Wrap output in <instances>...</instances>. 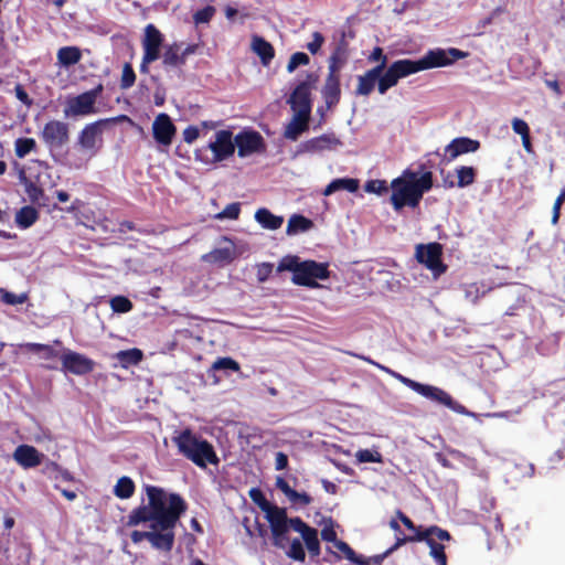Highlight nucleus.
I'll use <instances>...</instances> for the list:
<instances>
[{
    "mask_svg": "<svg viewBox=\"0 0 565 565\" xmlns=\"http://www.w3.org/2000/svg\"><path fill=\"white\" fill-rule=\"evenodd\" d=\"M136 490L135 482L129 477H121L114 487V494L119 499H129Z\"/></svg>",
    "mask_w": 565,
    "mask_h": 565,
    "instance_id": "nucleus-39",
    "label": "nucleus"
},
{
    "mask_svg": "<svg viewBox=\"0 0 565 565\" xmlns=\"http://www.w3.org/2000/svg\"><path fill=\"white\" fill-rule=\"evenodd\" d=\"M36 141L33 138L21 137L14 141V152L20 159L36 150Z\"/></svg>",
    "mask_w": 565,
    "mask_h": 565,
    "instance_id": "nucleus-43",
    "label": "nucleus"
},
{
    "mask_svg": "<svg viewBox=\"0 0 565 565\" xmlns=\"http://www.w3.org/2000/svg\"><path fill=\"white\" fill-rule=\"evenodd\" d=\"M104 89L103 84H98L90 90L84 92L73 98L67 100V108L65 109V114H71L72 116H86L94 114L95 103L98 96L102 94Z\"/></svg>",
    "mask_w": 565,
    "mask_h": 565,
    "instance_id": "nucleus-13",
    "label": "nucleus"
},
{
    "mask_svg": "<svg viewBox=\"0 0 565 565\" xmlns=\"http://www.w3.org/2000/svg\"><path fill=\"white\" fill-rule=\"evenodd\" d=\"M136 82V74L130 63H125L122 67V74L120 79V88L128 89Z\"/></svg>",
    "mask_w": 565,
    "mask_h": 565,
    "instance_id": "nucleus-48",
    "label": "nucleus"
},
{
    "mask_svg": "<svg viewBox=\"0 0 565 565\" xmlns=\"http://www.w3.org/2000/svg\"><path fill=\"white\" fill-rule=\"evenodd\" d=\"M25 349L33 353H41L43 360H56L61 359L60 352L50 344L42 343H26Z\"/></svg>",
    "mask_w": 565,
    "mask_h": 565,
    "instance_id": "nucleus-40",
    "label": "nucleus"
},
{
    "mask_svg": "<svg viewBox=\"0 0 565 565\" xmlns=\"http://www.w3.org/2000/svg\"><path fill=\"white\" fill-rule=\"evenodd\" d=\"M213 153V161H223L235 152V143L233 132L231 130H218L215 134V140L211 141L207 146Z\"/></svg>",
    "mask_w": 565,
    "mask_h": 565,
    "instance_id": "nucleus-15",
    "label": "nucleus"
},
{
    "mask_svg": "<svg viewBox=\"0 0 565 565\" xmlns=\"http://www.w3.org/2000/svg\"><path fill=\"white\" fill-rule=\"evenodd\" d=\"M397 516L401 520V522L411 531H414L416 534L418 530H424L422 526H416L414 522L402 511H397Z\"/></svg>",
    "mask_w": 565,
    "mask_h": 565,
    "instance_id": "nucleus-63",
    "label": "nucleus"
},
{
    "mask_svg": "<svg viewBox=\"0 0 565 565\" xmlns=\"http://www.w3.org/2000/svg\"><path fill=\"white\" fill-rule=\"evenodd\" d=\"M235 258V252L231 247L215 248L210 254L204 256V259H209L213 263H225L228 264Z\"/></svg>",
    "mask_w": 565,
    "mask_h": 565,
    "instance_id": "nucleus-42",
    "label": "nucleus"
},
{
    "mask_svg": "<svg viewBox=\"0 0 565 565\" xmlns=\"http://www.w3.org/2000/svg\"><path fill=\"white\" fill-rule=\"evenodd\" d=\"M468 55V52H463L456 47H450L448 50H429L422 58L417 61L407 58L399 60L402 67L401 71L406 77L420 71L451 65L456 61L465 58Z\"/></svg>",
    "mask_w": 565,
    "mask_h": 565,
    "instance_id": "nucleus-8",
    "label": "nucleus"
},
{
    "mask_svg": "<svg viewBox=\"0 0 565 565\" xmlns=\"http://www.w3.org/2000/svg\"><path fill=\"white\" fill-rule=\"evenodd\" d=\"M39 220V212L31 205L21 207L15 214V222L21 228H29Z\"/></svg>",
    "mask_w": 565,
    "mask_h": 565,
    "instance_id": "nucleus-36",
    "label": "nucleus"
},
{
    "mask_svg": "<svg viewBox=\"0 0 565 565\" xmlns=\"http://www.w3.org/2000/svg\"><path fill=\"white\" fill-rule=\"evenodd\" d=\"M116 356L122 367H128L130 365H137L139 362H141L143 353L140 349L132 348L119 351Z\"/></svg>",
    "mask_w": 565,
    "mask_h": 565,
    "instance_id": "nucleus-37",
    "label": "nucleus"
},
{
    "mask_svg": "<svg viewBox=\"0 0 565 565\" xmlns=\"http://www.w3.org/2000/svg\"><path fill=\"white\" fill-rule=\"evenodd\" d=\"M317 82L313 73L307 75L306 81L299 83L292 90L288 103L294 114L310 117L311 114V86Z\"/></svg>",
    "mask_w": 565,
    "mask_h": 565,
    "instance_id": "nucleus-11",
    "label": "nucleus"
},
{
    "mask_svg": "<svg viewBox=\"0 0 565 565\" xmlns=\"http://www.w3.org/2000/svg\"><path fill=\"white\" fill-rule=\"evenodd\" d=\"M43 457V454L30 445H20L13 452L14 460L25 469L41 465Z\"/></svg>",
    "mask_w": 565,
    "mask_h": 565,
    "instance_id": "nucleus-22",
    "label": "nucleus"
},
{
    "mask_svg": "<svg viewBox=\"0 0 565 565\" xmlns=\"http://www.w3.org/2000/svg\"><path fill=\"white\" fill-rule=\"evenodd\" d=\"M132 302L125 296H115L110 299V308L114 312L126 313L132 309Z\"/></svg>",
    "mask_w": 565,
    "mask_h": 565,
    "instance_id": "nucleus-44",
    "label": "nucleus"
},
{
    "mask_svg": "<svg viewBox=\"0 0 565 565\" xmlns=\"http://www.w3.org/2000/svg\"><path fill=\"white\" fill-rule=\"evenodd\" d=\"M252 49L258 55L262 64L265 66L269 65V63L275 57L274 46L262 36H253Z\"/></svg>",
    "mask_w": 565,
    "mask_h": 565,
    "instance_id": "nucleus-30",
    "label": "nucleus"
},
{
    "mask_svg": "<svg viewBox=\"0 0 565 565\" xmlns=\"http://www.w3.org/2000/svg\"><path fill=\"white\" fill-rule=\"evenodd\" d=\"M349 60V47L344 40H341L332 54L329 57L328 71L331 73L340 74L341 68L347 64Z\"/></svg>",
    "mask_w": 565,
    "mask_h": 565,
    "instance_id": "nucleus-27",
    "label": "nucleus"
},
{
    "mask_svg": "<svg viewBox=\"0 0 565 565\" xmlns=\"http://www.w3.org/2000/svg\"><path fill=\"white\" fill-rule=\"evenodd\" d=\"M355 457L361 463L383 461V457L379 451H372L370 449H360L356 451Z\"/></svg>",
    "mask_w": 565,
    "mask_h": 565,
    "instance_id": "nucleus-50",
    "label": "nucleus"
},
{
    "mask_svg": "<svg viewBox=\"0 0 565 565\" xmlns=\"http://www.w3.org/2000/svg\"><path fill=\"white\" fill-rule=\"evenodd\" d=\"M172 441L180 455L199 468L205 469L209 465L217 466L220 458L213 445L203 437L185 428L172 437Z\"/></svg>",
    "mask_w": 565,
    "mask_h": 565,
    "instance_id": "nucleus-4",
    "label": "nucleus"
},
{
    "mask_svg": "<svg viewBox=\"0 0 565 565\" xmlns=\"http://www.w3.org/2000/svg\"><path fill=\"white\" fill-rule=\"evenodd\" d=\"M212 370L214 371H221V370H231L233 372H238L241 370V366L238 362H236L234 359L225 356V358H218L215 360L212 364Z\"/></svg>",
    "mask_w": 565,
    "mask_h": 565,
    "instance_id": "nucleus-45",
    "label": "nucleus"
},
{
    "mask_svg": "<svg viewBox=\"0 0 565 565\" xmlns=\"http://www.w3.org/2000/svg\"><path fill=\"white\" fill-rule=\"evenodd\" d=\"M79 223H81V224H83V225H85V226H87V227H90V228H93V230L100 228L102 231H104V232H106V233H107V232H111V233H114V232H115V230H114V228H109V223H110V221H109L107 217H104L103 220H99V221L95 222V226H93V225L90 226V225H88V224H87L86 222H84V221H79Z\"/></svg>",
    "mask_w": 565,
    "mask_h": 565,
    "instance_id": "nucleus-61",
    "label": "nucleus"
},
{
    "mask_svg": "<svg viewBox=\"0 0 565 565\" xmlns=\"http://www.w3.org/2000/svg\"><path fill=\"white\" fill-rule=\"evenodd\" d=\"M287 557L292 561L303 563L306 561V552L303 545L299 539H294L290 543L288 542L284 550Z\"/></svg>",
    "mask_w": 565,
    "mask_h": 565,
    "instance_id": "nucleus-41",
    "label": "nucleus"
},
{
    "mask_svg": "<svg viewBox=\"0 0 565 565\" xmlns=\"http://www.w3.org/2000/svg\"><path fill=\"white\" fill-rule=\"evenodd\" d=\"M40 138L52 151L63 148L70 141V127L67 122L52 119L40 131Z\"/></svg>",
    "mask_w": 565,
    "mask_h": 565,
    "instance_id": "nucleus-12",
    "label": "nucleus"
},
{
    "mask_svg": "<svg viewBox=\"0 0 565 565\" xmlns=\"http://www.w3.org/2000/svg\"><path fill=\"white\" fill-rule=\"evenodd\" d=\"M273 273V264L270 263H262L260 265L257 266V280L259 282H264L266 281L269 276L271 275Z\"/></svg>",
    "mask_w": 565,
    "mask_h": 565,
    "instance_id": "nucleus-57",
    "label": "nucleus"
},
{
    "mask_svg": "<svg viewBox=\"0 0 565 565\" xmlns=\"http://www.w3.org/2000/svg\"><path fill=\"white\" fill-rule=\"evenodd\" d=\"M215 11H216L215 8L212 6H206L203 9L198 10L193 14L194 23L195 24L209 23L212 20V18L214 17Z\"/></svg>",
    "mask_w": 565,
    "mask_h": 565,
    "instance_id": "nucleus-52",
    "label": "nucleus"
},
{
    "mask_svg": "<svg viewBox=\"0 0 565 565\" xmlns=\"http://www.w3.org/2000/svg\"><path fill=\"white\" fill-rule=\"evenodd\" d=\"M367 60L370 62H380L376 66H381V73H385L387 68V56L384 54L382 47H374Z\"/></svg>",
    "mask_w": 565,
    "mask_h": 565,
    "instance_id": "nucleus-53",
    "label": "nucleus"
},
{
    "mask_svg": "<svg viewBox=\"0 0 565 565\" xmlns=\"http://www.w3.org/2000/svg\"><path fill=\"white\" fill-rule=\"evenodd\" d=\"M115 119H99L92 124L86 125L77 137L76 145L88 154V158L94 157L103 146V130Z\"/></svg>",
    "mask_w": 565,
    "mask_h": 565,
    "instance_id": "nucleus-10",
    "label": "nucleus"
},
{
    "mask_svg": "<svg viewBox=\"0 0 565 565\" xmlns=\"http://www.w3.org/2000/svg\"><path fill=\"white\" fill-rule=\"evenodd\" d=\"M309 119L308 116H301L299 114H294L291 121L286 126L284 136L289 140H297L298 137L308 130L309 128Z\"/></svg>",
    "mask_w": 565,
    "mask_h": 565,
    "instance_id": "nucleus-31",
    "label": "nucleus"
},
{
    "mask_svg": "<svg viewBox=\"0 0 565 565\" xmlns=\"http://www.w3.org/2000/svg\"><path fill=\"white\" fill-rule=\"evenodd\" d=\"M315 226L313 221L301 215L294 214L288 220L286 233L287 235H296L311 230Z\"/></svg>",
    "mask_w": 565,
    "mask_h": 565,
    "instance_id": "nucleus-34",
    "label": "nucleus"
},
{
    "mask_svg": "<svg viewBox=\"0 0 565 565\" xmlns=\"http://www.w3.org/2000/svg\"><path fill=\"white\" fill-rule=\"evenodd\" d=\"M273 545L279 550H285L289 541V529L298 532L303 540L306 548L311 558H316L321 553V545L318 537V530L307 524L301 518H288L285 508H279L277 520L269 522Z\"/></svg>",
    "mask_w": 565,
    "mask_h": 565,
    "instance_id": "nucleus-2",
    "label": "nucleus"
},
{
    "mask_svg": "<svg viewBox=\"0 0 565 565\" xmlns=\"http://www.w3.org/2000/svg\"><path fill=\"white\" fill-rule=\"evenodd\" d=\"M457 181L456 186L467 188L475 183L477 170L473 167L460 166L456 168Z\"/></svg>",
    "mask_w": 565,
    "mask_h": 565,
    "instance_id": "nucleus-38",
    "label": "nucleus"
},
{
    "mask_svg": "<svg viewBox=\"0 0 565 565\" xmlns=\"http://www.w3.org/2000/svg\"><path fill=\"white\" fill-rule=\"evenodd\" d=\"M157 60H158L157 57L143 53L141 64H140V72L142 74H148L149 73V64H151L152 62H154Z\"/></svg>",
    "mask_w": 565,
    "mask_h": 565,
    "instance_id": "nucleus-64",
    "label": "nucleus"
},
{
    "mask_svg": "<svg viewBox=\"0 0 565 565\" xmlns=\"http://www.w3.org/2000/svg\"><path fill=\"white\" fill-rule=\"evenodd\" d=\"M388 184L385 180H370L365 183L364 190L369 193L383 195L388 192Z\"/></svg>",
    "mask_w": 565,
    "mask_h": 565,
    "instance_id": "nucleus-46",
    "label": "nucleus"
},
{
    "mask_svg": "<svg viewBox=\"0 0 565 565\" xmlns=\"http://www.w3.org/2000/svg\"><path fill=\"white\" fill-rule=\"evenodd\" d=\"M199 136H200V131H199V128L196 126H188L183 130V140L186 143L194 142L199 138Z\"/></svg>",
    "mask_w": 565,
    "mask_h": 565,
    "instance_id": "nucleus-60",
    "label": "nucleus"
},
{
    "mask_svg": "<svg viewBox=\"0 0 565 565\" xmlns=\"http://www.w3.org/2000/svg\"><path fill=\"white\" fill-rule=\"evenodd\" d=\"M234 143L241 158L259 152L265 148L264 138L255 130L241 131L234 137Z\"/></svg>",
    "mask_w": 565,
    "mask_h": 565,
    "instance_id": "nucleus-16",
    "label": "nucleus"
},
{
    "mask_svg": "<svg viewBox=\"0 0 565 565\" xmlns=\"http://www.w3.org/2000/svg\"><path fill=\"white\" fill-rule=\"evenodd\" d=\"M399 60L393 62L385 71L381 73V66H374L367 70L363 75L358 76L355 88L356 96H369L377 85V90L384 95L390 88L394 87L404 76L401 71Z\"/></svg>",
    "mask_w": 565,
    "mask_h": 565,
    "instance_id": "nucleus-7",
    "label": "nucleus"
},
{
    "mask_svg": "<svg viewBox=\"0 0 565 565\" xmlns=\"http://www.w3.org/2000/svg\"><path fill=\"white\" fill-rule=\"evenodd\" d=\"M323 43L324 36L320 32L316 31L312 34V41L307 43L306 47L311 54H317L320 51Z\"/></svg>",
    "mask_w": 565,
    "mask_h": 565,
    "instance_id": "nucleus-55",
    "label": "nucleus"
},
{
    "mask_svg": "<svg viewBox=\"0 0 565 565\" xmlns=\"http://www.w3.org/2000/svg\"><path fill=\"white\" fill-rule=\"evenodd\" d=\"M415 255L418 263L424 264L435 275H441L447 269V266L441 260L443 246L439 243L417 245Z\"/></svg>",
    "mask_w": 565,
    "mask_h": 565,
    "instance_id": "nucleus-14",
    "label": "nucleus"
},
{
    "mask_svg": "<svg viewBox=\"0 0 565 565\" xmlns=\"http://www.w3.org/2000/svg\"><path fill=\"white\" fill-rule=\"evenodd\" d=\"M1 301L6 305L15 306V305H22L28 300L26 294H20L17 295L14 292L1 289Z\"/></svg>",
    "mask_w": 565,
    "mask_h": 565,
    "instance_id": "nucleus-51",
    "label": "nucleus"
},
{
    "mask_svg": "<svg viewBox=\"0 0 565 565\" xmlns=\"http://www.w3.org/2000/svg\"><path fill=\"white\" fill-rule=\"evenodd\" d=\"M145 490L149 501L148 505L134 509L128 516V525L135 526L151 522L150 529L152 530L174 529L188 508L183 498L178 493H171L167 507V497L163 489L148 484Z\"/></svg>",
    "mask_w": 565,
    "mask_h": 565,
    "instance_id": "nucleus-1",
    "label": "nucleus"
},
{
    "mask_svg": "<svg viewBox=\"0 0 565 565\" xmlns=\"http://www.w3.org/2000/svg\"><path fill=\"white\" fill-rule=\"evenodd\" d=\"M360 182L354 178H339L332 180L323 190V195L328 196L337 191H348L354 193L359 190Z\"/></svg>",
    "mask_w": 565,
    "mask_h": 565,
    "instance_id": "nucleus-32",
    "label": "nucleus"
},
{
    "mask_svg": "<svg viewBox=\"0 0 565 565\" xmlns=\"http://www.w3.org/2000/svg\"><path fill=\"white\" fill-rule=\"evenodd\" d=\"M330 524L329 525H326L322 530H321V539L326 542H332L333 544H335L339 540L337 537V532L333 527V522L332 520L330 519Z\"/></svg>",
    "mask_w": 565,
    "mask_h": 565,
    "instance_id": "nucleus-58",
    "label": "nucleus"
},
{
    "mask_svg": "<svg viewBox=\"0 0 565 565\" xmlns=\"http://www.w3.org/2000/svg\"><path fill=\"white\" fill-rule=\"evenodd\" d=\"M20 181L24 185V191L29 200L33 204L39 206H46L49 196L44 193V190L32 180L28 179L23 170L20 171Z\"/></svg>",
    "mask_w": 565,
    "mask_h": 565,
    "instance_id": "nucleus-24",
    "label": "nucleus"
},
{
    "mask_svg": "<svg viewBox=\"0 0 565 565\" xmlns=\"http://www.w3.org/2000/svg\"><path fill=\"white\" fill-rule=\"evenodd\" d=\"M255 220L263 228L271 231L278 230L284 223L282 216L273 214L266 207H260L256 211Z\"/></svg>",
    "mask_w": 565,
    "mask_h": 565,
    "instance_id": "nucleus-33",
    "label": "nucleus"
},
{
    "mask_svg": "<svg viewBox=\"0 0 565 565\" xmlns=\"http://www.w3.org/2000/svg\"><path fill=\"white\" fill-rule=\"evenodd\" d=\"M309 63L310 57L306 53L296 52L289 58V62L287 64V72L292 73L296 71L297 67L301 65H308Z\"/></svg>",
    "mask_w": 565,
    "mask_h": 565,
    "instance_id": "nucleus-47",
    "label": "nucleus"
},
{
    "mask_svg": "<svg viewBox=\"0 0 565 565\" xmlns=\"http://www.w3.org/2000/svg\"><path fill=\"white\" fill-rule=\"evenodd\" d=\"M511 124L513 131L520 135L521 138L530 135V127L525 120L521 118H513Z\"/></svg>",
    "mask_w": 565,
    "mask_h": 565,
    "instance_id": "nucleus-56",
    "label": "nucleus"
},
{
    "mask_svg": "<svg viewBox=\"0 0 565 565\" xmlns=\"http://www.w3.org/2000/svg\"><path fill=\"white\" fill-rule=\"evenodd\" d=\"M181 45L182 43L173 42L171 44H167L163 47L162 54V65L166 68H174L182 67L185 65L184 58L181 54Z\"/></svg>",
    "mask_w": 565,
    "mask_h": 565,
    "instance_id": "nucleus-28",
    "label": "nucleus"
},
{
    "mask_svg": "<svg viewBox=\"0 0 565 565\" xmlns=\"http://www.w3.org/2000/svg\"><path fill=\"white\" fill-rule=\"evenodd\" d=\"M149 542L152 547L170 552L174 544V532L173 529L169 530H152L149 531Z\"/></svg>",
    "mask_w": 565,
    "mask_h": 565,
    "instance_id": "nucleus-26",
    "label": "nucleus"
},
{
    "mask_svg": "<svg viewBox=\"0 0 565 565\" xmlns=\"http://www.w3.org/2000/svg\"><path fill=\"white\" fill-rule=\"evenodd\" d=\"M82 58V51L77 46H63L57 51V62L61 66L70 67Z\"/></svg>",
    "mask_w": 565,
    "mask_h": 565,
    "instance_id": "nucleus-35",
    "label": "nucleus"
},
{
    "mask_svg": "<svg viewBox=\"0 0 565 565\" xmlns=\"http://www.w3.org/2000/svg\"><path fill=\"white\" fill-rule=\"evenodd\" d=\"M141 44L145 54L159 58L160 49L163 44V34L154 24H147Z\"/></svg>",
    "mask_w": 565,
    "mask_h": 565,
    "instance_id": "nucleus-20",
    "label": "nucleus"
},
{
    "mask_svg": "<svg viewBox=\"0 0 565 565\" xmlns=\"http://www.w3.org/2000/svg\"><path fill=\"white\" fill-rule=\"evenodd\" d=\"M433 188V173L424 172L418 177L417 172L405 170L403 174L391 182V203L395 211L404 206L417 207L425 192Z\"/></svg>",
    "mask_w": 565,
    "mask_h": 565,
    "instance_id": "nucleus-3",
    "label": "nucleus"
},
{
    "mask_svg": "<svg viewBox=\"0 0 565 565\" xmlns=\"http://www.w3.org/2000/svg\"><path fill=\"white\" fill-rule=\"evenodd\" d=\"M241 214V203L234 202L231 204H227L223 211L217 213L215 215V218L217 220H237Z\"/></svg>",
    "mask_w": 565,
    "mask_h": 565,
    "instance_id": "nucleus-49",
    "label": "nucleus"
},
{
    "mask_svg": "<svg viewBox=\"0 0 565 565\" xmlns=\"http://www.w3.org/2000/svg\"><path fill=\"white\" fill-rule=\"evenodd\" d=\"M480 148L479 140L468 137H458L445 147L443 161L449 163L461 154L476 152Z\"/></svg>",
    "mask_w": 565,
    "mask_h": 565,
    "instance_id": "nucleus-19",
    "label": "nucleus"
},
{
    "mask_svg": "<svg viewBox=\"0 0 565 565\" xmlns=\"http://www.w3.org/2000/svg\"><path fill=\"white\" fill-rule=\"evenodd\" d=\"M177 127L172 122L169 115L162 113L159 114L152 122V135L154 140L164 147L172 143L175 136Z\"/></svg>",
    "mask_w": 565,
    "mask_h": 565,
    "instance_id": "nucleus-18",
    "label": "nucleus"
},
{
    "mask_svg": "<svg viewBox=\"0 0 565 565\" xmlns=\"http://www.w3.org/2000/svg\"><path fill=\"white\" fill-rule=\"evenodd\" d=\"M63 369L75 375L88 374L94 370L95 363L89 358L71 351L65 350L61 355Z\"/></svg>",
    "mask_w": 565,
    "mask_h": 565,
    "instance_id": "nucleus-17",
    "label": "nucleus"
},
{
    "mask_svg": "<svg viewBox=\"0 0 565 565\" xmlns=\"http://www.w3.org/2000/svg\"><path fill=\"white\" fill-rule=\"evenodd\" d=\"M341 76L337 73L328 72L321 94L329 109L337 106L341 98Z\"/></svg>",
    "mask_w": 565,
    "mask_h": 565,
    "instance_id": "nucleus-21",
    "label": "nucleus"
},
{
    "mask_svg": "<svg viewBox=\"0 0 565 565\" xmlns=\"http://www.w3.org/2000/svg\"><path fill=\"white\" fill-rule=\"evenodd\" d=\"M334 547L339 550L344 557L350 561L351 563L355 562V559L360 556L355 553V551L344 541L339 540Z\"/></svg>",
    "mask_w": 565,
    "mask_h": 565,
    "instance_id": "nucleus-54",
    "label": "nucleus"
},
{
    "mask_svg": "<svg viewBox=\"0 0 565 565\" xmlns=\"http://www.w3.org/2000/svg\"><path fill=\"white\" fill-rule=\"evenodd\" d=\"M287 467H288V456L282 451L276 452V456H275L276 470H284Z\"/></svg>",
    "mask_w": 565,
    "mask_h": 565,
    "instance_id": "nucleus-62",
    "label": "nucleus"
},
{
    "mask_svg": "<svg viewBox=\"0 0 565 565\" xmlns=\"http://www.w3.org/2000/svg\"><path fill=\"white\" fill-rule=\"evenodd\" d=\"M356 356L359 359H362V360L384 370L385 372L391 374L394 379H396L398 382H401L408 388L413 390L414 392L418 393L419 395H422L428 399H431L440 405H444L458 414L472 415V413H470L462 404L456 402L452 398V396L449 393H447L446 391H444L443 388H439L437 386H433L429 384H423V383L416 382L409 377L402 375L401 373H397L395 371H392L387 367H384V366L375 363L374 361H372L369 358H364L362 355H356Z\"/></svg>",
    "mask_w": 565,
    "mask_h": 565,
    "instance_id": "nucleus-6",
    "label": "nucleus"
},
{
    "mask_svg": "<svg viewBox=\"0 0 565 565\" xmlns=\"http://www.w3.org/2000/svg\"><path fill=\"white\" fill-rule=\"evenodd\" d=\"M249 498L266 514L265 518L268 523L271 522V519L277 520L280 507L270 503L260 489L252 488L249 490Z\"/></svg>",
    "mask_w": 565,
    "mask_h": 565,
    "instance_id": "nucleus-25",
    "label": "nucleus"
},
{
    "mask_svg": "<svg viewBox=\"0 0 565 565\" xmlns=\"http://www.w3.org/2000/svg\"><path fill=\"white\" fill-rule=\"evenodd\" d=\"M451 534L437 525H431L426 527L425 530H418L416 534L413 536H407L404 539H398L395 546H399L405 542H426L429 546V555L435 559L446 558L445 545L437 541H450Z\"/></svg>",
    "mask_w": 565,
    "mask_h": 565,
    "instance_id": "nucleus-9",
    "label": "nucleus"
},
{
    "mask_svg": "<svg viewBox=\"0 0 565 565\" xmlns=\"http://www.w3.org/2000/svg\"><path fill=\"white\" fill-rule=\"evenodd\" d=\"M15 97L25 106L30 107L33 100L30 98L29 94L24 89L22 84H17L14 86Z\"/></svg>",
    "mask_w": 565,
    "mask_h": 565,
    "instance_id": "nucleus-59",
    "label": "nucleus"
},
{
    "mask_svg": "<svg viewBox=\"0 0 565 565\" xmlns=\"http://www.w3.org/2000/svg\"><path fill=\"white\" fill-rule=\"evenodd\" d=\"M275 484L276 488L287 497L292 505L305 508L311 504L312 498L307 492L296 491L282 477H277Z\"/></svg>",
    "mask_w": 565,
    "mask_h": 565,
    "instance_id": "nucleus-23",
    "label": "nucleus"
},
{
    "mask_svg": "<svg viewBox=\"0 0 565 565\" xmlns=\"http://www.w3.org/2000/svg\"><path fill=\"white\" fill-rule=\"evenodd\" d=\"M278 271H291V281L297 286L318 288L317 279L326 280L330 277L329 264L318 263L312 259L300 262L296 255L281 258L277 267Z\"/></svg>",
    "mask_w": 565,
    "mask_h": 565,
    "instance_id": "nucleus-5",
    "label": "nucleus"
},
{
    "mask_svg": "<svg viewBox=\"0 0 565 565\" xmlns=\"http://www.w3.org/2000/svg\"><path fill=\"white\" fill-rule=\"evenodd\" d=\"M339 139L333 134H323L319 137L311 138L303 143V148L309 152H317L339 145Z\"/></svg>",
    "mask_w": 565,
    "mask_h": 565,
    "instance_id": "nucleus-29",
    "label": "nucleus"
}]
</instances>
